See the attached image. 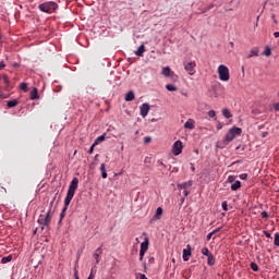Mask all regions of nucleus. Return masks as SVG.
I'll return each mask as SVG.
<instances>
[{"label": "nucleus", "instance_id": "nucleus-35", "mask_svg": "<svg viewBox=\"0 0 279 279\" xmlns=\"http://www.w3.org/2000/svg\"><path fill=\"white\" fill-rule=\"evenodd\" d=\"M222 210L228 211V202H222Z\"/></svg>", "mask_w": 279, "mask_h": 279}, {"label": "nucleus", "instance_id": "nucleus-55", "mask_svg": "<svg viewBox=\"0 0 279 279\" xmlns=\"http://www.w3.org/2000/svg\"><path fill=\"white\" fill-rule=\"evenodd\" d=\"M230 45H231V47H234V43L231 41Z\"/></svg>", "mask_w": 279, "mask_h": 279}, {"label": "nucleus", "instance_id": "nucleus-47", "mask_svg": "<svg viewBox=\"0 0 279 279\" xmlns=\"http://www.w3.org/2000/svg\"><path fill=\"white\" fill-rule=\"evenodd\" d=\"M2 69H5V63L3 61L0 62V71H2Z\"/></svg>", "mask_w": 279, "mask_h": 279}, {"label": "nucleus", "instance_id": "nucleus-9", "mask_svg": "<svg viewBox=\"0 0 279 279\" xmlns=\"http://www.w3.org/2000/svg\"><path fill=\"white\" fill-rule=\"evenodd\" d=\"M191 186H193V181H187V182H184V183L179 184V185H178V189H179L180 191H182V189H183L184 191H186V190L191 189Z\"/></svg>", "mask_w": 279, "mask_h": 279}, {"label": "nucleus", "instance_id": "nucleus-2", "mask_svg": "<svg viewBox=\"0 0 279 279\" xmlns=\"http://www.w3.org/2000/svg\"><path fill=\"white\" fill-rule=\"evenodd\" d=\"M51 208H53V201L50 202V208L47 214L45 216H39L38 223H40V226H45L47 228L49 227V223H51V217H53V211Z\"/></svg>", "mask_w": 279, "mask_h": 279}, {"label": "nucleus", "instance_id": "nucleus-7", "mask_svg": "<svg viewBox=\"0 0 279 279\" xmlns=\"http://www.w3.org/2000/svg\"><path fill=\"white\" fill-rule=\"evenodd\" d=\"M141 117L145 119L149 114V104L145 102L140 107Z\"/></svg>", "mask_w": 279, "mask_h": 279}, {"label": "nucleus", "instance_id": "nucleus-32", "mask_svg": "<svg viewBox=\"0 0 279 279\" xmlns=\"http://www.w3.org/2000/svg\"><path fill=\"white\" fill-rule=\"evenodd\" d=\"M251 269L253 270V271H258V264H256V263H254V262H252L251 263Z\"/></svg>", "mask_w": 279, "mask_h": 279}, {"label": "nucleus", "instance_id": "nucleus-10", "mask_svg": "<svg viewBox=\"0 0 279 279\" xmlns=\"http://www.w3.org/2000/svg\"><path fill=\"white\" fill-rule=\"evenodd\" d=\"M184 128H185V130H195V120L189 119V120L184 123Z\"/></svg>", "mask_w": 279, "mask_h": 279}, {"label": "nucleus", "instance_id": "nucleus-18", "mask_svg": "<svg viewBox=\"0 0 279 279\" xmlns=\"http://www.w3.org/2000/svg\"><path fill=\"white\" fill-rule=\"evenodd\" d=\"M104 141H106V134H102V135L98 136V137L94 141V145H99V143H104Z\"/></svg>", "mask_w": 279, "mask_h": 279}, {"label": "nucleus", "instance_id": "nucleus-16", "mask_svg": "<svg viewBox=\"0 0 279 279\" xmlns=\"http://www.w3.org/2000/svg\"><path fill=\"white\" fill-rule=\"evenodd\" d=\"M31 99H40V96L38 95V88H33V90L31 92Z\"/></svg>", "mask_w": 279, "mask_h": 279}, {"label": "nucleus", "instance_id": "nucleus-25", "mask_svg": "<svg viewBox=\"0 0 279 279\" xmlns=\"http://www.w3.org/2000/svg\"><path fill=\"white\" fill-rule=\"evenodd\" d=\"M166 88H167L170 93H175V90H178V87H175V85H173V84H168V85H166Z\"/></svg>", "mask_w": 279, "mask_h": 279}, {"label": "nucleus", "instance_id": "nucleus-28", "mask_svg": "<svg viewBox=\"0 0 279 279\" xmlns=\"http://www.w3.org/2000/svg\"><path fill=\"white\" fill-rule=\"evenodd\" d=\"M4 84H7V90H10V78L7 75L2 77Z\"/></svg>", "mask_w": 279, "mask_h": 279}, {"label": "nucleus", "instance_id": "nucleus-43", "mask_svg": "<svg viewBox=\"0 0 279 279\" xmlns=\"http://www.w3.org/2000/svg\"><path fill=\"white\" fill-rule=\"evenodd\" d=\"M264 234L267 239H271V233H269L268 231H264Z\"/></svg>", "mask_w": 279, "mask_h": 279}, {"label": "nucleus", "instance_id": "nucleus-52", "mask_svg": "<svg viewBox=\"0 0 279 279\" xmlns=\"http://www.w3.org/2000/svg\"><path fill=\"white\" fill-rule=\"evenodd\" d=\"M275 38H279V32L274 33Z\"/></svg>", "mask_w": 279, "mask_h": 279}, {"label": "nucleus", "instance_id": "nucleus-46", "mask_svg": "<svg viewBox=\"0 0 279 279\" xmlns=\"http://www.w3.org/2000/svg\"><path fill=\"white\" fill-rule=\"evenodd\" d=\"M102 250H101V247H98L97 250H96V252H95V254H99V255H101L102 254Z\"/></svg>", "mask_w": 279, "mask_h": 279}, {"label": "nucleus", "instance_id": "nucleus-13", "mask_svg": "<svg viewBox=\"0 0 279 279\" xmlns=\"http://www.w3.org/2000/svg\"><path fill=\"white\" fill-rule=\"evenodd\" d=\"M145 53V45H141L137 50L135 51V56H138L140 58H143V54Z\"/></svg>", "mask_w": 279, "mask_h": 279}, {"label": "nucleus", "instance_id": "nucleus-14", "mask_svg": "<svg viewBox=\"0 0 279 279\" xmlns=\"http://www.w3.org/2000/svg\"><path fill=\"white\" fill-rule=\"evenodd\" d=\"M161 75H163L165 77H171V68L165 66L161 71Z\"/></svg>", "mask_w": 279, "mask_h": 279}, {"label": "nucleus", "instance_id": "nucleus-30", "mask_svg": "<svg viewBox=\"0 0 279 279\" xmlns=\"http://www.w3.org/2000/svg\"><path fill=\"white\" fill-rule=\"evenodd\" d=\"M274 245H276V247H279V232L275 233Z\"/></svg>", "mask_w": 279, "mask_h": 279}, {"label": "nucleus", "instance_id": "nucleus-42", "mask_svg": "<svg viewBox=\"0 0 279 279\" xmlns=\"http://www.w3.org/2000/svg\"><path fill=\"white\" fill-rule=\"evenodd\" d=\"M144 143H151V137H149V136H146L145 138H144Z\"/></svg>", "mask_w": 279, "mask_h": 279}, {"label": "nucleus", "instance_id": "nucleus-3", "mask_svg": "<svg viewBox=\"0 0 279 279\" xmlns=\"http://www.w3.org/2000/svg\"><path fill=\"white\" fill-rule=\"evenodd\" d=\"M38 8L40 12H45L46 14H53V12L58 10V3L48 1L39 4Z\"/></svg>", "mask_w": 279, "mask_h": 279}, {"label": "nucleus", "instance_id": "nucleus-11", "mask_svg": "<svg viewBox=\"0 0 279 279\" xmlns=\"http://www.w3.org/2000/svg\"><path fill=\"white\" fill-rule=\"evenodd\" d=\"M147 250H149V239L145 238V241L141 244V250L140 252L146 253Z\"/></svg>", "mask_w": 279, "mask_h": 279}, {"label": "nucleus", "instance_id": "nucleus-36", "mask_svg": "<svg viewBox=\"0 0 279 279\" xmlns=\"http://www.w3.org/2000/svg\"><path fill=\"white\" fill-rule=\"evenodd\" d=\"M263 219H269V214L267 211H262Z\"/></svg>", "mask_w": 279, "mask_h": 279}, {"label": "nucleus", "instance_id": "nucleus-20", "mask_svg": "<svg viewBox=\"0 0 279 279\" xmlns=\"http://www.w3.org/2000/svg\"><path fill=\"white\" fill-rule=\"evenodd\" d=\"M254 56L258 57V48H252L246 58H254Z\"/></svg>", "mask_w": 279, "mask_h": 279}, {"label": "nucleus", "instance_id": "nucleus-27", "mask_svg": "<svg viewBox=\"0 0 279 279\" xmlns=\"http://www.w3.org/2000/svg\"><path fill=\"white\" fill-rule=\"evenodd\" d=\"M201 252H202L203 256H207L208 257V256L213 255V253H210L208 247H203Z\"/></svg>", "mask_w": 279, "mask_h": 279}, {"label": "nucleus", "instance_id": "nucleus-41", "mask_svg": "<svg viewBox=\"0 0 279 279\" xmlns=\"http://www.w3.org/2000/svg\"><path fill=\"white\" fill-rule=\"evenodd\" d=\"M240 180H247V173L240 174Z\"/></svg>", "mask_w": 279, "mask_h": 279}, {"label": "nucleus", "instance_id": "nucleus-21", "mask_svg": "<svg viewBox=\"0 0 279 279\" xmlns=\"http://www.w3.org/2000/svg\"><path fill=\"white\" fill-rule=\"evenodd\" d=\"M239 189H241V181H235V182L231 185V191H239Z\"/></svg>", "mask_w": 279, "mask_h": 279}, {"label": "nucleus", "instance_id": "nucleus-56", "mask_svg": "<svg viewBox=\"0 0 279 279\" xmlns=\"http://www.w3.org/2000/svg\"><path fill=\"white\" fill-rule=\"evenodd\" d=\"M159 163H160L161 166H165V163H163L162 161H159Z\"/></svg>", "mask_w": 279, "mask_h": 279}, {"label": "nucleus", "instance_id": "nucleus-29", "mask_svg": "<svg viewBox=\"0 0 279 279\" xmlns=\"http://www.w3.org/2000/svg\"><path fill=\"white\" fill-rule=\"evenodd\" d=\"M235 180H236V175H229L228 179H227V182H228L229 184H232V183L235 182Z\"/></svg>", "mask_w": 279, "mask_h": 279}, {"label": "nucleus", "instance_id": "nucleus-45", "mask_svg": "<svg viewBox=\"0 0 279 279\" xmlns=\"http://www.w3.org/2000/svg\"><path fill=\"white\" fill-rule=\"evenodd\" d=\"M214 235H215V234H214L213 232L208 233V234H207V241H210V239H213Z\"/></svg>", "mask_w": 279, "mask_h": 279}, {"label": "nucleus", "instance_id": "nucleus-51", "mask_svg": "<svg viewBox=\"0 0 279 279\" xmlns=\"http://www.w3.org/2000/svg\"><path fill=\"white\" fill-rule=\"evenodd\" d=\"M271 19H272L274 23H278V21L276 20V15L275 14L271 15Z\"/></svg>", "mask_w": 279, "mask_h": 279}, {"label": "nucleus", "instance_id": "nucleus-39", "mask_svg": "<svg viewBox=\"0 0 279 279\" xmlns=\"http://www.w3.org/2000/svg\"><path fill=\"white\" fill-rule=\"evenodd\" d=\"M95 147H97V145H95V143L90 146L88 154H93V151H95Z\"/></svg>", "mask_w": 279, "mask_h": 279}, {"label": "nucleus", "instance_id": "nucleus-33", "mask_svg": "<svg viewBox=\"0 0 279 279\" xmlns=\"http://www.w3.org/2000/svg\"><path fill=\"white\" fill-rule=\"evenodd\" d=\"M20 88L24 90V93H27V83H21Z\"/></svg>", "mask_w": 279, "mask_h": 279}, {"label": "nucleus", "instance_id": "nucleus-40", "mask_svg": "<svg viewBox=\"0 0 279 279\" xmlns=\"http://www.w3.org/2000/svg\"><path fill=\"white\" fill-rule=\"evenodd\" d=\"M99 253H94V258L96 260L97 264H99Z\"/></svg>", "mask_w": 279, "mask_h": 279}, {"label": "nucleus", "instance_id": "nucleus-57", "mask_svg": "<svg viewBox=\"0 0 279 279\" xmlns=\"http://www.w3.org/2000/svg\"><path fill=\"white\" fill-rule=\"evenodd\" d=\"M75 278H76V279H80V277L77 276V274H75Z\"/></svg>", "mask_w": 279, "mask_h": 279}, {"label": "nucleus", "instance_id": "nucleus-1", "mask_svg": "<svg viewBox=\"0 0 279 279\" xmlns=\"http://www.w3.org/2000/svg\"><path fill=\"white\" fill-rule=\"evenodd\" d=\"M78 184H80V179H77V177H74L69 185V190L64 199V207L60 214V221L64 219V216L66 215V210H69L71 201L73 199V197H75V191H77Z\"/></svg>", "mask_w": 279, "mask_h": 279}, {"label": "nucleus", "instance_id": "nucleus-8", "mask_svg": "<svg viewBox=\"0 0 279 279\" xmlns=\"http://www.w3.org/2000/svg\"><path fill=\"white\" fill-rule=\"evenodd\" d=\"M185 71H187L189 75H195V62L191 61L185 65Z\"/></svg>", "mask_w": 279, "mask_h": 279}, {"label": "nucleus", "instance_id": "nucleus-31", "mask_svg": "<svg viewBox=\"0 0 279 279\" xmlns=\"http://www.w3.org/2000/svg\"><path fill=\"white\" fill-rule=\"evenodd\" d=\"M264 56H266L267 58H269V56H271V48H269V46H267L265 48Z\"/></svg>", "mask_w": 279, "mask_h": 279}, {"label": "nucleus", "instance_id": "nucleus-34", "mask_svg": "<svg viewBox=\"0 0 279 279\" xmlns=\"http://www.w3.org/2000/svg\"><path fill=\"white\" fill-rule=\"evenodd\" d=\"M208 117H210V119H215V117H217V113L215 112V110H210L208 112Z\"/></svg>", "mask_w": 279, "mask_h": 279}, {"label": "nucleus", "instance_id": "nucleus-4", "mask_svg": "<svg viewBox=\"0 0 279 279\" xmlns=\"http://www.w3.org/2000/svg\"><path fill=\"white\" fill-rule=\"evenodd\" d=\"M243 134V130L239 126H233L228 131V133L225 136L226 143H232L236 136H241Z\"/></svg>", "mask_w": 279, "mask_h": 279}, {"label": "nucleus", "instance_id": "nucleus-37", "mask_svg": "<svg viewBox=\"0 0 279 279\" xmlns=\"http://www.w3.org/2000/svg\"><path fill=\"white\" fill-rule=\"evenodd\" d=\"M143 258H145V252L140 251V260L143 263Z\"/></svg>", "mask_w": 279, "mask_h": 279}, {"label": "nucleus", "instance_id": "nucleus-22", "mask_svg": "<svg viewBox=\"0 0 279 279\" xmlns=\"http://www.w3.org/2000/svg\"><path fill=\"white\" fill-rule=\"evenodd\" d=\"M207 265H209V267H213V265H215V256L213 254L207 256Z\"/></svg>", "mask_w": 279, "mask_h": 279}, {"label": "nucleus", "instance_id": "nucleus-19", "mask_svg": "<svg viewBox=\"0 0 279 279\" xmlns=\"http://www.w3.org/2000/svg\"><path fill=\"white\" fill-rule=\"evenodd\" d=\"M134 92L130 90L126 95H125V101H134Z\"/></svg>", "mask_w": 279, "mask_h": 279}, {"label": "nucleus", "instance_id": "nucleus-24", "mask_svg": "<svg viewBox=\"0 0 279 279\" xmlns=\"http://www.w3.org/2000/svg\"><path fill=\"white\" fill-rule=\"evenodd\" d=\"M162 217V207H158L155 213V219H160Z\"/></svg>", "mask_w": 279, "mask_h": 279}, {"label": "nucleus", "instance_id": "nucleus-12", "mask_svg": "<svg viewBox=\"0 0 279 279\" xmlns=\"http://www.w3.org/2000/svg\"><path fill=\"white\" fill-rule=\"evenodd\" d=\"M191 245H187L186 248L183 250V260L186 263L189 257L191 256Z\"/></svg>", "mask_w": 279, "mask_h": 279}, {"label": "nucleus", "instance_id": "nucleus-44", "mask_svg": "<svg viewBox=\"0 0 279 279\" xmlns=\"http://www.w3.org/2000/svg\"><path fill=\"white\" fill-rule=\"evenodd\" d=\"M190 193H191V192H189V190H184V191H183L184 197H189Z\"/></svg>", "mask_w": 279, "mask_h": 279}, {"label": "nucleus", "instance_id": "nucleus-26", "mask_svg": "<svg viewBox=\"0 0 279 279\" xmlns=\"http://www.w3.org/2000/svg\"><path fill=\"white\" fill-rule=\"evenodd\" d=\"M12 262V255H9V256H5V257H2L1 258V263L3 265L8 264V263H11Z\"/></svg>", "mask_w": 279, "mask_h": 279}, {"label": "nucleus", "instance_id": "nucleus-50", "mask_svg": "<svg viewBox=\"0 0 279 279\" xmlns=\"http://www.w3.org/2000/svg\"><path fill=\"white\" fill-rule=\"evenodd\" d=\"M275 110H276L277 112H279V102H278V104H275Z\"/></svg>", "mask_w": 279, "mask_h": 279}, {"label": "nucleus", "instance_id": "nucleus-15", "mask_svg": "<svg viewBox=\"0 0 279 279\" xmlns=\"http://www.w3.org/2000/svg\"><path fill=\"white\" fill-rule=\"evenodd\" d=\"M100 173H101V178L104 180H106V178H108V172H106V163L100 165Z\"/></svg>", "mask_w": 279, "mask_h": 279}, {"label": "nucleus", "instance_id": "nucleus-5", "mask_svg": "<svg viewBox=\"0 0 279 279\" xmlns=\"http://www.w3.org/2000/svg\"><path fill=\"white\" fill-rule=\"evenodd\" d=\"M218 75L220 82H230V69L228 66L220 64L218 66Z\"/></svg>", "mask_w": 279, "mask_h": 279}, {"label": "nucleus", "instance_id": "nucleus-54", "mask_svg": "<svg viewBox=\"0 0 279 279\" xmlns=\"http://www.w3.org/2000/svg\"><path fill=\"white\" fill-rule=\"evenodd\" d=\"M267 136V132L263 133V137Z\"/></svg>", "mask_w": 279, "mask_h": 279}, {"label": "nucleus", "instance_id": "nucleus-49", "mask_svg": "<svg viewBox=\"0 0 279 279\" xmlns=\"http://www.w3.org/2000/svg\"><path fill=\"white\" fill-rule=\"evenodd\" d=\"M88 278H92V279H95V272L92 270L90 274H89V277Z\"/></svg>", "mask_w": 279, "mask_h": 279}, {"label": "nucleus", "instance_id": "nucleus-38", "mask_svg": "<svg viewBox=\"0 0 279 279\" xmlns=\"http://www.w3.org/2000/svg\"><path fill=\"white\" fill-rule=\"evenodd\" d=\"M148 263H149V265H154V263H156V259L153 256H149Z\"/></svg>", "mask_w": 279, "mask_h": 279}, {"label": "nucleus", "instance_id": "nucleus-6", "mask_svg": "<svg viewBox=\"0 0 279 279\" xmlns=\"http://www.w3.org/2000/svg\"><path fill=\"white\" fill-rule=\"evenodd\" d=\"M183 145H182V141H177L174 142L173 146H172V154L174 156H180V154H182V149H183Z\"/></svg>", "mask_w": 279, "mask_h": 279}, {"label": "nucleus", "instance_id": "nucleus-17", "mask_svg": "<svg viewBox=\"0 0 279 279\" xmlns=\"http://www.w3.org/2000/svg\"><path fill=\"white\" fill-rule=\"evenodd\" d=\"M7 106H8V108H16V106H19V100H16V99L9 100L7 102Z\"/></svg>", "mask_w": 279, "mask_h": 279}, {"label": "nucleus", "instance_id": "nucleus-48", "mask_svg": "<svg viewBox=\"0 0 279 279\" xmlns=\"http://www.w3.org/2000/svg\"><path fill=\"white\" fill-rule=\"evenodd\" d=\"M217 232H221V228H217L216 230L211 231L214 234H217Z\"/></svg>", "mask_w": 279, "mask_h": 279}, {"label": "nucleus", "instance_id": "nucleus-53", "mask_svg": "<svg viewBox=\"0 0 279 279\" xmlns=\"http://www.w3.org/2000/svg\"><path fill=\"white\" fill-rule=\"evenodd\" d=\"M143 267H144L145 271H147V264L146 263L143 264Z\"/></svg>", "mask_w": 279, "mask_h": 279}, {"label": "nucleus", "instance_id": "nucleus-23", "mask_svg": "<svg viewBox=\"0 0 279 279\" xmlns=\"http://www.w3.org/2000/svg\"><path fill=\"white\" fill-rule=\"evenodd\" d=\"M222 114L225 119H232V113L228 109H222Z\"/></svg>", "mask_w": 279, "mask_h": 279}, {"label": "nucleus", "instance_id": "nucleus-58", "mask_svg": "<svg viewBox=\"0 0 279 279\" xmlns=\"http://www.w3.org/2000/svg\"><path fill=\"white\" fill-rule=\"evenodd\" d=\"M182 95H184V97H186V93H182Z\"/></svg>", "mask_w": 279, "mask_h": 279}]
</instances>
